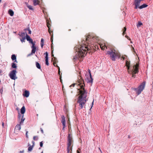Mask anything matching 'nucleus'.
<instances>
[{
    "label": "nucleus",
    "instance_id": "nucleus-64",
    "mask_svg": "<svg viewBox=\"0 0 153 153\" xmlns=\"http://www.w3.org/2000/svg\"><path fill=\"white\" fill-rule=\"evenodd\" d=\"M71 30V29H69V30H68V31H70Z\"/></svg>",
    "mask_w": 153,
    "mask_h": 153
},
{
    "label": "nucleus",
    "instance_id": "nucleus-21",
    "mask_svg": "<svg viewBox=\"0 0 153 153\" xmlns=\"http://www.w3.org/2000/svg\"><path fill=\"white\" fill-rule=\"evenodd\" d=\"M36 67L39 69H41V65L40 64L37 62H36Z\"/></svg>",
    "mask_w": 153,
    "mask_h": 153
},
{
    "label": "nucleus",
    "instance_id": "nucleus-44",
    "mask_svg": "<svg viewBox=\"0 0 153 153\" xmlns=\"http://www.w3.org/2000/svg\"><path fill=\"white\" fill-rule=\"evenodd\" d=\"M57 67H58L59 68V71H58V73L59 74V75H60V68H59V67L58 66H57Z\"/></svg>",
    "mask_w": 153,
    "mask_h": 153
},
{
    "label": "nucleus",
    "instance_id": "nucleus-39",
    "mask_svg": "<svg viewBox=\"0 0 153 153\" xmlns=\"http://www.w3.org/2000/svg\"><path fill=\"white\" fill-rule=\"evenodd\" d=\"M51 42H53V34H52V35H51Z\"/></svg>",
    "mask_w": 153,
    "mask_h": 153
},
{
    "label": "nucleus",
    "instance_id": "nucleus-58",
    "mask_svg": "<svg viewBox=\"0 0 153 153\" xmlns=\"http://www.w3.org/2000/svg\"><path fill=\"white\" fill-rule=\"evenodd\" d=\"M53 50H52V56H53L54 55L53 54Z\"/></svg>",
    "mask_w": 153,
    "mask_h": 153
},
{
    "label": "nucleus",
    "instance_id": "nucleus-33",
    "mask_svg": "<svg viewBox=\"0 0 153 153\" xmlns=\"http://www.w3.org/2000/svg\"><path fill=\"white\" fill-rule=\"evenodd\" d=\"M14 15V12L12 10L10 9V16H13Z\"/></svg>",
    "mask_w": 153,
    "mask_h": 153
},
{
    "label": "nucleus",
    "instance_id": "nucleus-36",
    "mask_svg": "<svg viewBox=\"0 0 153 153\" xmlns=\"http://www.w3.org/2000/svg\"><path fill=\"white\" fill-rule=\"evenodd\" d=\"M33 139L34 140H37L38 139V137L37 136H34L33 137Z\"/></svg>",
    "mask_w": 153,
    "mask_h": 153
},
{
    "label": "nucleus",
    "instance_id": "nucleus-38",
    "mask_svg": "<svg viewBox=\"0 0 153 153\" xmlns=\"http://www.w3.org/2000/svg\"><path fill=\"white\" fill-rule=\"evenodd\" d=\"M29 42L30 43H31L32 44V45H33V44H35L33 42V41L31 39H30Z\"/></svg>",
    "mask_w": 153,
    "mask_h": 153
},
{
    "label": "nucleus",
    "instance_id": "nucleus-13",
    "mask_svg": "<svg viewBox=\"0 0 153 153\" xmlns=\"http://www.w3.org/2000/svg\"><path fill=\"white\" fill-rule=\"evenodd\" d=\"M20 36L23 38V39H26V37L27 36V33H24L23 32L22 33H21L20 34H19Z\"/></svg>",
    "mask_w": 153,
    "mask_h": 153
},
{
    "label": "nucleus",
    "instance_id": "nucleus-9",
    "mask_svg": "<svg viewBox=\"0 0 153 153\" xmlns=\"http://www.w3.org/2000/svg\"><path fill=\"white\" fill-rule=\"evenodd\" d=\"M143 0H135L134 4L135 5V9H137L140 5V2Z\"/></svg>",
    "mask_w": 153,
    "mask_h": 153
},
{
    "label": "nucleus",
    "instance_id": "nucleus-18",
    "mask_svg": "<svg viewBox=\"0 0 153 153\" xmlns=\"http://www.w3.org/2000/svg\"><path fill=\"white\" fill-rule=\"evenodd\" d=\"M11 59L14 62H17L16 60V56L15 54L11 56Z\"/></svg>",
    "mask_w": 153,
    "mask_h": 153
},
{
    "label": "nucleus",
    "instance_id": "nucleus-28",
    "mask_svg": "<svg viewBox=\"0 0 153 153\" xmlns=\"http://www.w3.org/2000/svg\"><path fill=\"white\" fill-rule=\"evenodd\" d=\"M123 36L124 35V34L126 33V27H124L123 30Z\"/></svg>",
    "mask_w": 153,
    "mask_h": 153
},
{
    "label": "nucleus",
    "instance_id": "nucleus-32",
    "mask_svg": "<svg viewBox=\"0 0 153 153\" xmlns=\"http://www.w3.org/2000/svg\"><path fill=\"white\" fill-rule=\"evenodd\" d=\"M91 37V36L90 35H88L86 39V40L87 41L89 40V39Z\"/></svg>",
    "mask_w": 153,
    "mask_h": 153
},
{
    "label": "nucleus",
    "instance_id": "nucleus-62",
    "mask_svg": "<svg viewBox=\"0 0 153 153\" xmlns=\"http://www.w3.org/2000/svg\"><path fill=\"white\" fill-rule=\"evenodd\" d=\"M8 13L10 14V10H8Z\"/></svg>",
    "mask_w": 153,
    "mask_h": 153
},
{
    "label": "nucleus",
    "instance_id": "nucleus-8",
    "mask_svg": "<svg viewBox=\"0 0 153 153\" xmlns=\"http://www.w3.org/2000/svg\"><path fill=\"white\" fill-rule=\"evenodd\" d=\"M17 72L16 70H13L10 73V78L13 80H15L17 78L16 74Z\"/></svg>",
    "mask_w": 153,
    "mask_h": 153
},
{
    "label": "nucleus",
    "instance_id": "nucleus-12",
    "mask_svg": "<svg viewBox=\"0 0 153 153\" xmlns=\"http://www.w3.org/2000/svg\"><path fill=\"white\" fill-rule=\"evenodd\" d=\"M61 123H62L63 126H65V125L66 124V121L65 120V116L63 115H62L61 116Z\"/></svg>",
    "mask_w": 153,
    "mask_h": 153
},
{
    "label": "nucleus",
    "instance_id": "nucleus-63",
    "mask_svg": "<svg viewBox=\"0 0 153 153\" xmlns=\"http://www.w3.org/2000/svg\"><path fill=\"white\" fill-rule=\"evenodd\" d=\"M2 126H4V123H2Z\"/></svg>",
    "mask_w": 153,
    "mask_h": 153
},
{
    "label": "nucleus",
    "instance_id": "nucleus-45",
    "mask_svg": "<svg viewBox=\"0 0 153 153\" xmlns=\"http://www.w3.org/2000/svg\"><path fill=\"white\" fill-rule=\"evenodd\" d=\"M33 54V53H32V52H31L30 53L27 55V56H30L31 55H32Z\"/></svg>",
    "mask_w": 153,
    "mask_h": 153
},
{
    "label": "nucleus",
    "instance_id": "nucleus-48",
    "mask_svg": "<svg viewBox=\"0 0 153 153\" xmlns=\"http://www.w3.org/2000/svg\"><path fill=\"white\" fill-rule=\"evenodd\" d=\"M40 130H41V132L42 133H43L44 132H43V129H42V128H40Z\"/></svg>",
    "mask_w": 153,
    "mask_h": 153
},
{
    "label": "nucleus",
    "instance_id": "nucleus-25",
    "mask_svg": "<svg viewBox=\"0 0 153 153\" xmlns=\"http://www.w3.org/2000/svg\"><path fill=\"white\" fill-rule=\"evenodd\" d=\"M48 32L49 33L50 35L51 36V35H52V34H53L52 30H51V29L50 27H48Z\"/></svg>",
    "mask_w": 153,
    "mask_h": 153
},
{
    "label": "nucleus",
    "instance_id": "nucleus-52",
    "mask_svg": "<svg viewBox=\"0 0 153 153\" xmlns=\"http://www.w3.org/2000/svg\"><path fill=\"white\" fill-rule=\"evenodd\" d=\"M3 92V90L2 89H1L0 90V93H1V94H2V92Z\"/></svg>",
    "mask_w": 153,
    "mask_h": 153
},
{
    "label": "nucleus",
    "instance_id": "nucleus-22",
    "mask_svg": "<svg viewBox=\"0 0 153 153\" xmlns=\"http://www.w3.org/2000/svg\"><path fill=\"white\" fill-rule=\"evenodd\" d=\"M44 43V40L43 39H42L41 41V46L42 48H43Z\"/></svg>",
    "mask_w": 153,
    "mask_h": 153
},
{
    "label": "nucleus",
    "instance_id": "nucleus-23",
    "mask_svg": "<svg viewBox=\"0 0 153 153\" xmlns=\"http://www.w3.org/2000/svg\"><path fill=\"white\" fill-rule=\"evenodd\" d=\"M47 22V25L48 27H50L51 25L50 24V22L51 21L49 20H47L46 21Z\"/></svg>",
    "mask_w": 153,
    "mask_h": 153
},
{
    "label": "nucleus",
    "instance_id": "nucleus-1",
    "mask_svg": "<svg viewBox=\"0 0 153 153\" xmlns=\"http://www.w3.org/2000/svg\"><path fill=\"white\" fill-rule=\"evenodd\" d=\"M78 82L79 83V85H80L83 84V85L80 86V89H79V96L77 99V103L79 104L78 108L79 109H82L84 107L85 108V104L87 101L86 98L87 97V92L85 90L84 87L85 84L84 80L81 76L78 77Z\"/></svg>",
    "mask_w": 153,
    "mask_h": 153
},
{
    "label": "nucleus",
    "instance_id": "nucleus-3",
    "mask_svg": "<svg viewBox=\"0 0 153 153\" xmlns=\"http://www.w3.org/2000/svg\"><path fill=\"white\" fill-rule=\"evenodd\" d=\"M106 53L110 55L111 59L113 61H115L117 58H119L121 56L120 53L114 48H111L110 51H107Z\"/></svg>",
    "mask_w": 153,
    "mask_h": 153
},
{
    "label": "nucleus",
    "instance_id": "nucleus-2",
    "mask_svg": "<svg viewBox=\"0 0 153 153\" xmlns=\"http://www.w3.org/2000/svg\"><path fill=\"white\" fill-rule=\"evenodd\" d=\"M74 48L75 50H76L78 54H76V55L74 56L73 58L74 61H76L77 59H79V60H81V58H82L86 55L87 52V51L89 50L88 46H87L85 44L81 45L78 48L77 47H75Z\"/></svg>",
    "mask_w": 153,
    "mask_h": 153
},
{
    "label": "nucleus",
    "instance_id": "nucleus-49",
    "mask_svg": "<svg viewBox=\"0 0 153 153\" xmlns=\"http://www.w3.org/2000/svg\"><path fill=\"white\" fill-rule=\"evenodd\" d=\"M60 82H61L62 83V79H61V75H60Z\"/></svg>",
    "mask_w": 153,
    "mask_h": 153
},
{
    "label": "nucleus",
    "instance_id": "nucleus-20",
    "mask_svg": "<svg viewBox=\"0 0 153 153\" xmlns=\"http://www.w3.org/2000/svg\"><path fill=\"white\" fill-rule=\"evenodd\" d=\"M147 6H148V5H146V4H144L140 6H139L138 8H139L140 9H142L143 8L146 7Z\"/></svg>",
    "mask_w": 153,
    "mask_h": 153
},
{
    "label": "nucleus",
    "instance_id": "nucleus-30",
    "mask_svg": "<svg viewBox=\"0 0 153 153\" xmlns=\"http://www.w3.org/2000/svg\"><path fill=\"white\" fill-rule=\"evenodd\" d=\"M26 38L28 41H29L31 39L30 36H29L28 35H27V36L26 37Z\"/></svg>",
    "mask_w": 153,
    "mask_h": 153
},
{
    "label": "nucleus",
    "instance_id": "nucleus-27",
    "mask_svg": "<svg viewBox=\"0 0 153 153\" xmlns=\"http://www.w3.org/2000/svg\"><path fill=\"white\" fill-rule=\"evenodd\" d=\"M27 7H28V8L30 10H33L34 9L33 7L31 5H27Z\"/></svg>",
    "mask_w": 153,
    "mask_h": 153
},
{
    "label": "nucleus",
    "instance_id": "nucleus-56",
    "mask_svg": "<svg viewBox=\"0 0 153 153\" xmlns=\"http://www.w3.org/2000/svg\"><path fill=\"white\" fill-rule=\"evenodd\" d=\"M98 149H99V150H100V152L101 153H102V151H101V149H100V148H98Z\"/></svg>",
    "mask_w": 153,
    "mask_h": 153
},
{
    "label": "nucleus",
    "instance_id": "nucleus-53",
    "mask_svg": "<svg viewBox=\"0 0 153 153\" xmlns=\"http://www.w3.org/2000/svg\"><path fill=\"white\" fill-rule=\"evenodd\" d=\"M24 151L23 150L22 151H20L19 152V153H24Z\"/></svg>",
    "mask_w": 153,
    "mask_h": 153
},
{
    "label": "nucleus",
    "instance_id": "nucleus-42",
    "mask_svg": "<svg viewBox=\"0 0 153 153\" xmlns=\"http://www.w3.org/2000/svg\"><path fill=\"white\" fill-rule=\"evenodd\" d=\"M125 37H126L129 40H131V39L130 38L128 37V36H127V35H126L125 36Z\"/></svg>",
    "mask_w": 153,
    "mask_h": 153
},
{
    "label": "nucleus",
    "instance_id": "nucleus-50",
    "mask_svg": "<svg viewBox=\"0 0 153 153\" xmlns=\"http://www.w3.org/2000/svg\"><path fill=\"white\" fill-rule=\"evenodd\" d=\"M28 131H27V132H26V137H28V136H27V133H28Z\"/></svg>",
    "mask_w": 153,
    "mask_h": 153
},
{
    "label": "nucleus",
    "instance_id": "nucleus-55",
    "mask_svg": "<svg viewBox=\"0 0 153 153\" xmlns=\"http://www.w3.org/2000/svg\"><path fill=\"white\" fill-rule=\"evenodd\" d=\"M132 51H133L134 52H135V51H134V48L132 47Z\"/></svg>",
    "mask_w": 153,
    "mask_h": 153
},
{
    "label": "nucleus",
    "instance_id": "nucleus-35",
    "mask_svg": "<svg viewBox=\"0 0 153 153\" xmlns=\"http://www.w3.org/2000/svg\"><path fill=\"white\" fill-rule=\"evenodd\" d=\"M45 8H43L42 9V10L43 11V12L44 13V15H45L46 14H47L46 12L45 11Z\"/></svg>",
    "mask_w": 153,
    "mask_h": 153
},
{
    "label": "nucleus",
    "instance_id": "nucleus-26",
    "mask_svg": "<svg viewBox=\"0 0 153 153\" xmlns=\"http://www.w3.org/2000/svg\"><path fill=\"white\" fill-rule=\"evenodd\" d=\"M25 31H28V34H31V31L30 30V29L29 28H28L27 29H25Z\"/></svg>",
    "mask_w": 153,
    "mask_h": 153
},
{
    "label": "nucleus",
    "instance_id": "nucleus-37",
    "mask_svg": "<svg viewBox=\"0 0 153 153\" xmlns=\"http://www.w3.org/2000/svg\"><path fill=\"white\" fill-rule=\"evenodd\" d=\"M45 54L46 55L45 57V59H48V53L47 52H46Z\"/></svg>",
    "mask_w": 153,
    "mask_h": 153
},
{
    "label": "nucleus",
    "instance_id": "nucleus-57",
    "mask_svg": "<svg viewBox=\"0 0 153 153\" xmlns=\"http://www.w3.org/2000/svg\"><path fill=\"white\" fill-rule=\"evenodd\" d=\"M2 73V71L0 70V75H1V74Z\"/></svg>",
    "mask_w": 153,
    "mask_h": 153
},
{
    "label": "nucleus",
    "instance_id": "nucleus-24",
    "mask_svg": "<svg viewBox=\"0 0 153 153\" xmlns=\"http://www.w3.org/2000/svg\"><path fill=\"white\" fill-rule=\"evenodd\" d=\"M11 67L13 68H17V66L15 63L14 62H13L11 64Z\"/></svg>",
    "mask_w": 153,
    "mask_h": 153
},
{
    "label": "nucleus",
    "instance_id": "nucleus-15",
    "mask_svg": "<svg viewBox=\"0 0 153 153\" xmlns=\"http://www.w3.org/2000/svg\"><path fill=\"white\" fill-rule=\"evenodd\" d=\"M35 45V44H33L31 47V48L32 49L31 52H32V53H33V54L35 53L36 50V48Z\"/></svg>",
    "mask_w": 153,
    "mask_h": 153
},
{
    "label": "nucleus",
    "instance_id": "nucleus-61",
    "mask_svg": "<svg viewBox=\"0 0 153 153\" xmlns=\"http://www.w3.org/2000/svg\"><path fill=\"white\" fill-rule=\"evenodd\" d=\"M55 64H56L55 62H53V65H54V66H55Z\"/></svg>",
    "mask_w": 153,
    "mask_h": 153
},
{
    "label": "nucleus",
    "instance_id": "nucleus-16",
    "mask_svg": "<svg viewBox=\"0 0 153 153\" xmlns=\"http://www.w3.org/2000/svg\"><path fill=\"white\" fill-rule=\"evenodd\" d=\"M126 66L127 67V69L128 71V72H129V71H128L130 68V61H128L126 60Z\"/></svg>",
    "mask_w": 153,
    "mask_h": 153
},
{
    "label": "nucleus",
    "instance_id": "nucleus-51",
    "mask_svg": "<svg viewBox=\"0 0 153 153\" xmlns=\"http://www.w3.org/2000/svg\"><path fill=\"white\" fill-rule=\"evenodd\" d=\"M32 143H33V145H32V146H33L34 145V143H35V142H34V141H32Z\"/></svg>",
    "mask_w": 153,
    "mask_h": 153
},
{
    "label": "nucleus",
    "instance_id": "nucleus-54",
    "mask_svg": "<svg viewBox=\"0 0 153 153\" xmlns=\"http://www.w3.org/2000/svg\"><path fill=\"white\" fill-rule=\"evenodd\" d=\"M27 31H25V29H24V31L23 32H24V33H27Z\"/></svg>",
    "mask_w": 153,
    "mask_h": 153
},
{
    "label": "nucleus",
    "instance_id": "nucleus-29",
    "mask_svg": "<svg viewBox=\"0 0 153 153\" xmlns=\"http://www.w3.org/2000/svg\"><path fill=\"white\" fill-rule=\"evenodd\" d=\"M33 146H30L28 148V151L31 152L32 150Z\"/></svg>",
    "mask_w": 153,
    "mask_h": 153
},
{
    "label": "nucleus",
    "instance_id": "nucleus-14",
    "mask_svg": "<svg viewBox=\"0 0 153 153\" xmlns=\"http://www.w3.org/2000/svg\"><path fill=\"white\" fill-rule=\"evenodd\" d=\"M99 45L102 50H105V48L107 49V47L105 46V44H100Z\"/></svg>",
    "mask_w": 153,
    "mask_h": 153
},
{
    "label": "nucleus",
    "instance_id": "nucleus-11",
    "mask_svg": "<svg viewBox=\"0 0 153 153\" xmlns=\"http://www.w3.org/2000/svg\"><path fill=\"white\" fill-rule=\"evenodd\" d=\"M20 124L17 125L15 126V128L14 132L16 133V132L19 131H20L21 128V125Z\"/></svg>",
    "mask_w": 153,
    "mask_h": 153
},
{
    "label": "nucleus",
    "instance_id": "nucleus-47",
    "mask_svg": "<svg viewBox=\"0 0 153 153\" xmlns=\"http://www.w3.org/2000/svg\"><path fill=\"white\" fill-rule=\"evenodd\" d=\"M88 72L89 73L90 76H91V75L90 70H89V69L88 70Z\"/></svg>",
    "mask_w": 153,
    "mask_h": 153
},
{
    "label": "nucleus",
    "instance_id": "nucleus-40",
    "mask_svg": "<svg viewBox=\"0 0 153 153\" xmlns=\"http://www.w3.org/2000/svg\"><path fill=\"white\" fill-rule=\"evenodd\" d=\"M43 141H42L40 142V146L41 147H42L43 146Z\"/></svg>",
    "mask_w": 153,
    "mask_h": 153
},
{
    "label": "nucleus",
    "instance_id": "nucleus-41",
    "mask_svg": "<svg viewBox=\"0 0 153 153\" xmlns=\"http://www.w3.org/2000/svg\"><path fill=\"white\" fill-rule=\"evenodd\" d=\"M127 56L126 55H124V56H122V58L123 59V60H124L125 59L126 57V58Z\"/></svg>",
    "mask_w": 153,
    "mask_h": 153
},
{
    "label": "nucleus",
    "instance_id": "nucleus-59",
    "mask_svg": "<svg viewBox=\"0 0 153 153\" xmlns=\"http://www.w3.org/2000/svg\"><path fill=\"white\" fill-rule=\"evenodd\" d=\"M65 126H66L65 125V126H63V128H62V129H63V130H64V128H65Z\"/></svg>",
    "mask_w": 153,
    "mask_h": 153
},
{
    "label": "nucleus",
    "instance_id": "nucleus-19",
    "mask_svg": "<svg viewBox=\"0 0 153 153\" xmlns=\"http://www.w3.org/2000/svg\"><path fill=\"white\" fill-rule=\"evenodd\" d=\"M33 4L35 6L39 4L40 3L39 0H33Z\"/></svg>",
    "mask_w": 153,
    "mask_h": 153
},
{
    "label": "nucleus",
    "instance_id": "nucleus-5",
    "mask_svg": "<svg viewBox=\"0 0 153 153\" xmlns=\"http://www.w3.org/2000/svg\"><path fill=\"white\" fill-rule=\"evenodd\" d=\"M25 108L24 106H23L21 109V113L22 114H19L18 119L20 123V124L22 125L25 120V118L24 117L23 114L25 113Z\"/></svg>",
    "mask_w": 153,
    "mask_h": 153
},
{
    "label": "nucleus",
    "instance_id": "nucleus-10",
    "mask_svg": "<svg viewBox=\"0 0 153 153\" xmlns=\"http://www.w3.org/2000/svg\"><path fill=\"white\" fill-rule=\"evenodd\" d=\"M85 80L88 83H91V85L93 82V79L92 78L91 75L90 77L87 78Z\"/></svg>",
    "mask_w": 153,
    "mask_h": 153
},
{
    "label": "nucleus",
    "instance_id": "nucleus-4",
    "mask_svg": "<svg viewBox=\"0 0 153 153\" xmlns=\"http://www.w3.org/2000/svg\"><path fill=\"white\" fill-rule=\"evenodd\" d=\"M67 151L69 153L70 151H72L73 143L72 135L71 133H69L67 137Z\"/></svg>",
    "mask_w": 153,
    "mask_h": 153
},
{
    "label": "nucleus",
    "instance_id": "nucleus-43",
    "mask_svg": "<svg viewBox=\"0 0 153 153\" xmlns=\"http://www.w3.org/2000/svg\"><path fill=\"white\" fill-rule=\"evenodd\" d=\"M76 84H75V83L73 84L72 85H71L70 86V87H74Z\"/></svg>",
    "mask_w": 153,
    "mask_h": 153
},
{
    "label": "nucleus",
    "instance_id": "nucleus-6",
    "mask_svg": "<svg viewBox=\"0 0 153 153\" xmlns=\"http://www.w3.org/2000/svg\"><path fill=\"white\" fill-rule=\"evenodd\" d=\"M139 62L137 63L136 64L134 65L133 66V69L129 72L130 73H131L133 77H135V74L138 73L139 72L138 68L139 67Z\"/></svg>",
    "mask_w": 153,
    "mask_h": 153
},
{
    "label": "nucleus",
    "instance_id": "nucleus-7",
    "mask_svg": "<svg viewBox=\"0 0 153 153\" xmlns=\"http://www.w3.org/2000/svg\"><path fill=\"white\" fill-rule=\"evenodd\" d=\"M145 82H144L139 86L138 88H135L134 90L136 91L137 95L140 94L144 89L145 86Z\"/></svg>",
    "mask_w": 153,
    "mask_h": 153
},
{
    "label": "nucleus",
    "instance_id": "nucleus-60",
    "mask_svg": "<svg viewBox=\"0 0 153 153\" xmlns=\"http://www.w3.org/2000/svg\"><path fill=\"white\" fill-rule=\"evenodd\" d=\"M77 153H80L78 149L77 150Z\"/></svg>",
    "mask_w": 153,
    "mask_h": 153
},
{
    "label": "nucleus",
    "instance_id": "nucleus-34",
    "mask_svg": "<svg viewBox=\"0 0 153 153\" xmlns=\"http://www.w3.org/2000/svg\"><path fill=\"white\" fill-rule=\"evenodd\" d=\"M45 64L47 65H49L48 59H45Z\"/></svg>",
    "mask_w": 153,
    "mask_h": 153
},
{
    "label": "nucleus",
    "instance_id": "nucleus-31",
    "mask_svg": "<svg viewBox=\"0 0 153 153\" xmlns=\"http://www.w3.org/2000/svg\"><path fill=\"white\" fill-rule=\"evenodd\" d=\"M142 25V23L140 22H139L137 24V27H140L141 25Z\"/></svg>",
    "mask_w": 153,
    "mask_h": 153
},
{
    "label": "nucleus",
    "instance_id": "nucleus-46",
    "mask_svg": "<svg viewBox=\"0 0 153 153\" xmlns=\"http://www.w3.org/2000/svg\"><path fill=\"white\" fill-rule=\"evenodd\" d=\"M23 38H22L21 39V41H22V42H25V39H24V40H23Z\"/></svg>",
    "mask_w": 153,
    "mask_h": 153
},
{
    "label": "nucleus",
    "instance_id": "nucleus-17",
    "mask_svg": "<svg viewBox=\"0 0 153 153\" xmlns=\"http://www.w3.org/2000/svg\"><path fill=\"white\" fill-rule=\"evenodd\" d=\"M29 91L25 90V92L24 94H23V95L26 97H29Z\"/></svg>",
    "mask_w": 153,
    "mask_h": 153
}]
</instances>
